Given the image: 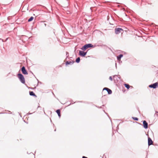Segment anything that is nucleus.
<instances>
[{
  "mask_svg": "<svg viewBox=\"0 0 158 158\" xmlns=\"http://www.w3.org/2000/svg\"><path fill=\"white\" fill-rule=\"evenodd\" d=\"M18 77L21 83L23 84L25 83V80L22 74L21 73H19L18 74Z\"/></svg>",
  "mask_w": 158,
  "mask_h": 158,
  "instance_id": "1",
  "label": "nucleus"
},
{
  "mask_svg": "<svg viewBox=\"0 0 158 158\" xmlns=\"http://www.w3.org/2000/svg\"><path fill=\"white\" fill-rule=\"evenodd\" d=\"M93 47V45L91 44H87L85 45L84 46L82 47V48H81V49L83 50V51H85V50L87 48L92 47Z\"/></svg>",
  "mask_w": 158,
  "mask_h": 158,
  "instance_id": "2",
  "label": "nucleus"
},
{
  "mask_svg": "<svg viewBox=\"0 0 158 158\" xmlns=\"http://www.w3.org/2000/svg\"><path fill=\"white\" fill-rule=\"evenodd\" d=\"M158 85V83L157 82H156L150 85L149 87L150 88H153V89H155L156 88Z\"/></svg>",
  "mask_w": 158,
  "mask_h": 158,
  "instance_id": "3",
  "label": "nucleus"
},
{
  "mask_svg": "<svg viewBox=\"0 0 158 158\" xmlns=\"http://www.w3.org/2000/svg\"><path fill=\"white\" fill-rule=\"evenodd\" d=\"M123 31V30L122 29L120 28H115V32L116 34H118L120 32H121V31Z\"/></svg>",
  "mask_w": 158,
  "mask_h": 158,
  "instance_id": "4",
  "label": "nucleus"
},
{
  "mask_svg": "<svg viewBox=\"0 0 158 158\" xmlns=\"http://www.w3.org/2000/svg\"><path fill=\"white\" fill-rule=\"evenodd\" d=\"M21 71L23 74H24L27 75L28 74V73L26 70L24 66H23L21 69Z\"/></svg>",
  "mask_w": 158,
  "mask_h": 158,
  "instance_id": "5",
  "label": "nucleus"
},
{
  "mask_svg": "<svg viewBox=\"0 0 158 158\" xmlns=\"http://www.w3.org/2000/svg\"><path fill=\"white\" fill-rule=\"evenodd\" d=\"M86 54V52H85L81 51H80L79 52V55L82 56H85Z\"/></svg>",
  "mask_w": 158,
  "mask_h": 158,
  "instance_id": "6",
  "label": "nucleus"
},
{
  "mask_svg": "<svg viewBox=\"0 0 158 158\" xmlns=\"http://www.w3.org/2000/svg\"><path fill=\"white\" fill-rule=\"evenodd\" d=\"M143 125L144 128L145 129H147L148 128V123L145 120L143 122Z\"/></svg>",
  "mask_w": 158,
  "mask_h": 158,
  "instance_id": "7",
  "label": "nucleus"
},
{
  "mask_svg": "<svg viewBox=\"0 0 158 158\" xmlns=\"http://www.w3.org/2000/svg\"><path fill=\"white\" fill-rule=\"evenodd\" d=\"M148 143L149 146L152 145L153 143V142L152 140L149 137L148 138Z\"/></svg>",
  "mask_w": 158,
  "mask_h": 158,
  "instance_id": "8",
  "label": "nucleus"
},
{
  "mask_svg": "<svg viewBox=\"0 0 158 158\" xmlns=\"http://www.w3.org/2000/svg\"><path fill=\"white\" fill-rule=\"evenodd\" d=\"M106 90L109 94H111L112 93V91L107 88H104L103 89V90Z\"/></svg>",
  "mask_w": 158,
  "mask_h": 158,
  "instance_id": "9",
  "label": "nucleus"
},
{
  "mask_svg": "<svg viewBox=\"0 0 158 158\" xmlns=\"http://www.w3.org/2000/svg\"><path fill=\"white\" fill-rule=\"evenodd\" d=\"M74 62V61H67L66 62V64L68 65V64H73V63Z\"/></svg>",
  "mask_w": 158,
  "mask_h": 158,
  "instance_id": "10",
  "label": "nucleus"
},
{
  "mask_svg": "<svg viewBox=\"0 0 158 158\" xmlns=\"http://www.w3.org/2000/svg\"><path fill=\"white\" fill-rule=\"evenodd\" d=\"M123 56V55L120 54L118 56H117V59L118 60H120L121 57H122Z\"/></svg>",
  "mask_w": 158,
  "mask_h": 158,
  "instance_id": "11",
  "label": "nucleus"
},
{
  "mask_svg": "<svg viewBox=\"0 0 158 158\" xmlns=\"http://www.w3.org/2000/svg\"><path fill=\"white\" fill-rule=\"evenodd\" d=\"M30 95L32 96H36L35 93L33 91H30L29 92Z\"/></svg>",
  "mask_w": 158,
  "mask_h": 158,
  "instance_id": "12",
  "label": "nucleus"
},
{
  "mask_svg": "<svg viewBox=\"0 0 158 158\" xmlns=\"http://www.w3.org/2000/svg\"><path fill=\"white\" fill-rule=\"evenodd\" d=\"M56 112L58 114V116L60 117V110H56Z\"/></svg>",
  "mask_w": 158,
  "mask_h": 158,
  "instance_id": "13",
  "label": "nucleus"
},
{
  "mask_svg": "<svg viewBox=\"0 0 158 158\" xmlns=\"http://www.w3.org/2000/svg\"><path fill=\"white\" fill-rule=\"evenodd\" d=\"M34 19V17L32 16L28 20V22H31Z\"/></svg>",
  "mask_w": 158,
  "mask_h": 158,
  "instance_id": "14",
  "label": "nucleus"
},
{
  "mask_svg": "<svg viewBox=\"0 0 158 158\" xmlns=\"http://www.w3.org/2000/svg\"><path fill=\"white\" fill-rule=\"evenodd\" d=\"M80 58L79 57H78L76 59V62L77 63H78L80 62Z\"/></svg>",
  "mask_w": 158,
  "mask_h": 158,
  "instance_id": "15",
  "label": "nucleus"
},
{
  "mask_svg": "<svg viewBox=\"0 0 158 158\" xmlns=\"http://www.w3.org/2000/svg\"><path fill=\"white\" fill-rule=\"evenodd\" d=\"M125 87L127 89H129L130 88V85L128 84H125Z\"/></svg>",
  "mask_w": 158,
  "mask_h": 158,
  "instance_id": "16",
  "label": "nucleus"
},
{
  "mask_svg": "<svg viewBox=\"0 0 158 158\" xmlns=\"http://www.w3.org/2000/svg\"><path fill=\"white\" fill-rule=\"evenodd\" d=\"M132 118L133 119L136 121H138V118L136 117H132Z\"/></svg>",
  "mask_w": 158,
  "mask_h": 158,
  "instance_id": "17",
  "label": "nucleus"
},
{
  "mask_svg": "<svg viewBox=\"0 0 158 158\" xmlns=\"http://www.w3.org/2000/svg\"><path fill=\"white\" fill-rule=\"evenodd\" d=\"M109 79L111 81H112V78L111 77V76H110L109 77Z\"/></svg>",
  "mask_w": 158,
  "mask_h": 158,
  "instance_id": "18",
  "label": "nucleus"
},
{
  "mask_svg": "<svg viewBox=\"0 0 158 158\" xmlns=\"http://www.w3.org/2000/svg\"><path fill=\"white\" fill-rule=\"evenodd\" d=\"M82 158H88L87 157H86L85 156H83Z\"/></svg>",
  "mask_w": 158,
  "mask_h": 158,
  "instance_id": "19",
  "label": "nucleus"
},
{
  "mask_svg": "<svg viewBox=\"0 0 158 158\" xmlns=\"http://www.w3.org/2000/svg\"><path fill=\"white\" fill-rule=\"evenodd\" d=\"M0 40H2V42H3V40L1 39H0Z\"/></svg>",
  "mask_w": 158,
  "mask_h": 158,
  "instance_id": "20",
  "label": "nucleus"
},
{
  "mask_svg": "<svg viewBox=\"0 0 158 158\" xmlns=\"http://www.w3.org/2000/svg\"><path fill=\"white\" fill-rule=\"evenodd\" d=\"M8 39V38H6V41L7 40V39Z\"/></svg>",
  "mask_w": 158,
  "mask_h": 158,
  "instance_id": "21",
  "label": "nucleus"
},
{
  "mask_svg": "<svg viewBox=\"0 0 158 158\" xmlns=\"http://www.w3.org/2000/svg\"><path fill=\"white\" fill-rule=\"evenodd\" d=\"M156 113H158V112H157V111H156Z\"/></svg>",
  "mask_w": 158,
  "mask_h": 158,
  "instance_id": "22",
  "label": "nucleus"
},
{
  "mask_svg": "<svg viewBox=\"0 0 158 158\" xmlns=\"http://www.w3.org/2000/svg\"><path fill=\"white\" fill-rule=\"evenodd\" d=\"M9 17H8V19H9Z\"/></svg>",
  "mask_w": 158,
  "mask_h": 158,
  "instance_id": "23",
  "label": "nucleus"
},
{
  "mask_svg": "<svg viewBox=\"0 0 158 158\" xmlns=\"http://www.w3.org/2000/svg\"><path fill=\"white\" fill-rule=\"evenodd\" d=\"M45 24V25L46 26V24Z\"/></svg>",
  "mask_w": 158,
  "mask_h": 158,
  "instance_id": "24",
  "label": "nucleus"
}]
</instances>
